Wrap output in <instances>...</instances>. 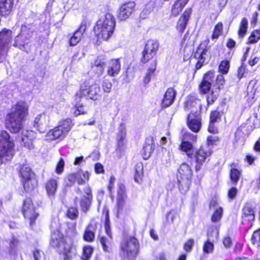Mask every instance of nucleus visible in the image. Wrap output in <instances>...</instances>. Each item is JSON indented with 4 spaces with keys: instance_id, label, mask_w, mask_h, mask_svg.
<instances>
[{
    "instance_id": "c03bdc74",
    "label": "nucleus",
    "mask_w": 260,
    "mask_h": 260,
    "mask_svg": "<svg viewBox=\"0 0 260 260\" xmlns=\"http://www.w3.org/2000/svg\"><path fill=\"white\" fill-rule=\"evenodd\" d=\"M223 29V24L221 22H218L214 27L212 39H217L221 35Z\"/></svg>"
},
{
    "instance_id": "5701e85b",
    "label": "nucleus",
    "mask_w": 260,
    "mask_h": 260,
    "mask_svg": "<svg viewBox=\"0 0 260 260\" xmlns=\"http://www.w3.org/2000/svg\"><path fill=\"white\" fill-rule=\"evenodd\" d=\"M58 177L50 178L47 181L45 188L49 197H53L55 195L58 186Z\"/></svg>"
},
{
    "instance_id": "473e14b6",
    "label": "nucleus",
    "mask_w": 260,
    "mask_h": 260,
    "mask_svg": "<svg viewBox=\"0 0 260 260\" xmlns=\"http://www.w3.org/2000/svg\"><path fill=\"white\" fill-rule=\"evenodd\" d=\"M192 148V145L190 143L185 141H183L180 145L181 150L186 152V155L189 158L192 156L191 155L194 152Z\"/></svg>"
},
{
    "instance_id": "f3484780",
    "label": "nucleus",
    "mask_w": 260,
    "mask_h": 260,
    "mask_svg": "<svg viewBox=\"0 0 260 260\" xmlns=\"http://www.w3.org/2000/svg\"><path fill=\"white\" fill-rule=\"evenodd\" d=\"M49 116L45 113L38 115L34 122V126L39 132L44 133L47 129L49 123Z\"/></svg>"
},
{
    "instance_id": "69168bd1",
    "label": "nucleus",
    "mask_w": 260,
    "mask_h": 260,
    "mask_svg": "<svg viewBox=\"0 0 260 260\" xmlns=\"http://www.w3.org/2000/svg\"><path fill=\"white\" fill-rule=\"evenodd\" d=\"M245 71V67L243 64L239 68L237 71V76L239 80H240L244 75Z\"/></svg>"
},
{
    "instance_id": "c756f323",
    "label": "nucleus",
    "mask_w": 260,
    "mask_h": 260,
    "mask_svg": "<svg viewBox=\"0 0 260 260\" xmlns=\"http://www.w3.org/2000/svg\"><path fill=\"white\" fill-rule=\"evenodd\" d=\"M22 181L24 189L27 192L32 190L37 185V181L35 177L24 179Z\"/></svg>"
},
{
    "instance_id": "a211bd4d",
    "label": "nucleus",
    "mask_w": 260,
    "mask_h": 260,
    "mask_svg": "<svg viewBox=\"0 0 260 260\" xmlns=\"http://www.w3.org/2000/svg\"><path fill=\"white\" fill-rule=\"evenodd\" d=\"M207 50L203 45H200L194 53L193 56L197 60L196 69H200L205 62L207 56Z\"/></svg>"
},
{
    "instance_id": "bb28decb",
    "label": "nucleus",
    "mask_w": 260,
    "mask_h": 260,
    "mask_svg": "<svg viewBox=\"0 0 260 260\" xmlns=\"http://www.w3.org/2000/svg\"><path fill=\"white\" fill-rule=\"evenodd\" d=\"M243 214L242 217L243 220L251 221L254 220L255 218L254 211L253 208L249 204L245 205L243 209Z\"/></svg>"
},
{
    "instance_id": "7c9ffc66",
    "label": "nucleus",
    "mask_w": 260,
    "mask_h": 260,
    "mask_svg": "<svg viewBox=\"0 0 260 260\" xmlns=\"http://www.w3.org/2000/svg\"><path fill=\"white\" fill-rule=\"evenodd\" d=\"M107 237H102L100 238V243L102 246L104 251H109L112 242V233Z\"/></svg>"
},
{
    "instance_id": "6e6552de",
    "label": "nucleus",
    "mask_w": 260,
    "mask_h": 260,
    "mask_svg": "<svg viewBox=\"0 0 260 260\" xmlns=\"http://www.w3.org/2000/svg\"><path fill=\"white\" fill-rule=\"evenodd\" d=\"M72 121L66 119L59 122L57 126L50 131L46 135V139L51 141L57 139L64 138L71 128Z\"/></svg>"
},
{
    "instance_id": "79ce46f5",
    "label": "nucleus",
    "mask_w": 260,
    "mask_h": 260,
    "mask_svg": "<svg viewBox=\"0 0 260 260\" xmlns=\"http://www.w3.org/2000/svg\"><path fill=\"white\" fill-rule=\"evenodd\" d=\"M126 135V131L125 124L121 123L118 129L117 135V140H124Z\"/></svg>"
},
{
    "instance_id": "680f3d73",
    "label": "nucleus",
    "mask_w": 260,
    "mask_h": 260,
    "mask_svg": "<svg viewBox=\"0 0 260 260\" xmlns=\"http://www.w3.org/2000/svg\"><path fill=\"white\" fill-rule=\"evenodd\" d=\"M214 76V73L213 71H210L205 74L202 81H213L212 78Z\"/></svg>"
},
{
    "instance_id": "f8f14e48",
    "label": "nucleus",
    "mask_w": 260,
    "mask_h": 260,
    "mask_svg": "<svg viewBox=\"0 0 260 260\" xmlns=\"http://www.w3.org/2000/svg\"><path fill=\"white\" fill-rule=\"evenodd\" d=\"M200 91L203 93L211 92L207 98L208 104H212L218 96L220 85L218 82H201L200 85Z\"/></svg>"
},
{
    "instance_id": "3c124183",
    "label": "nucleus",
    "mask_w": 260,
    "mask_h": 260,
    "mask_svg": "<svg viewBox=\"0 0 260 260\" xmlns=\"http://www.w3.org/2000/svg\"><path fill=\"white\" fill-rule=\"evenodd\" d=\"M143 166L142 164L137 165L136 168V174L135 176V180L137 182H139L143 175Z\"/></svg>"
},
{
    "instance_id": "39448f33",
    "label": "nucleus",
    "mask_w": 260,
    "mask_h": 260,
    "mask_svg": "<svg viewBox=\"0 0 260 260\" xmlns=\"http://www.w3.org/2000/svg\"><path fill=\"white\" fill-rule=\"evenodd\" d=\"M14 143L9 134L6 131L0 132V163L11 160L14 154Z\"/></svg>"
},
{
    "instance_id": "0e129e2a",
    "label": "nucleus",
    "mask_w": 260,
    "mask_h": 260,
    "mask_svg": "<svg viewBox=\"0 0 260 260\" xmlns=\"http://www.w3.org/2000/svg\"><path fill=\"white\" fill-rule=\"evenodd\" d=\"M155 70V67L148 70L145 78V81H149L151 80V77L153 75Z\"/></svg>"
},
{
    "instance_id": "4d7b16f0",
    "label": "nucleus",
    "mask_w": 260,
    "mask_h": 260,
    "mask_svg": "<svg viewBox=\"0 0 260 260\" xmlns=\"http://www.w3.org/2000/svg\"><path fill=\"white\" fill-rule=\"evenodd\" d=\"M105 228L106 232L107 235H110V233H111V229H110V219L108 213H107L105 217Z\"/></svg>"
},
{
    "instance_id": "de8ad7c7",
    "label": "nucleus",
    "mask_w": 260,
    "mask_h": 260,
    "mask_svg": "<svg viewBox=\"0 0 260 260\" xmlns=\"http://www.w3.org/2000/svg\"><path fill=\"white\" fill-rule=\"evenodd\" d=\"M82 37L80 35V34L75 31L70 40V46H76L81 40Z\"/></svg>"
},
{
    "instance_id": "393cba45",
    "label": "nucleus",
    "mask_w": 260,
    "mask_h": 260,
    "mask_svg": "<svg viewBox=\"0 0 260 260\" xmlns=\"http://www.w3.org/2000/svg\"><path fill=\"white\" fill-rule=\"evenodd\" d=\"M96 226L95 224L90 223L86 228L84 235L83 239L88 242H92L95 238Z\"/></svg>"
},
{
    "instance_id": "2f4dec72",
    "label": "nucleus",
    "mask_w": 260,
    "mask_h": 260,
    "mask_svg": "<svg viewBox=\"0 0 260 260\" xmlns=\"http://www.w3.org/2000/svg\"><path fill=\"white\" fill-rule=\"evenodd\" d=\"M248 22L246 18L242 19L239 25L238 30V36L240 38H243L246 35L248 28Z\"/></svg>"
},
{
    "instance_id": "b1692460",
    "label": "nucleus",
    "mask_w": 260,
    "mask_h": 260,
    "mask_svg": "<svg viewBox=\"0 0 260 260\" xmlns=\"http://www.w3.org/2000/svg\"><path fill=\"white\" fill-rule=\"evenodd\" d=\"M176 96V92L173 88H169L166 91L163 100L162 101V107H168L171 105L174 101Z\"/></svg>"
},
{
    "instance_id": "cd10ccee",
    "label": "nucleus",
    "mask_w": 260,
    "mask_h": 260,
    "mask_svg": "<svg viewBox=\"0 0 260 260\" xmlns=\"http://www.w3.org/2000/svg\"><path fill=\"white\" fill-rule=\"evenodd\" d=\"M9 245L8 252L10 254L13 255L16 253L17 247L18 245V240L14 236L6 240Z\"/></svg>"
},
{
    "instance_id": "774afa93",
    "label": "nucleus",
    "mask_w": 260,
    "mask_h": 260,
    "mask_svg": "<svg viewBox=\"0 0 260 260\" xmlns=\"http://www.w3.org/2000/svg\"><path fill=\"white\" fill-rule=\"evenodd\" d=\"M237 189L235 187H233L229 190V193H228V196H229V198H230L231 199H233L236 197V196L237 195Z\"/></svg>"
},
{
    "instance_id": "4468645a",
    "label": "nucleus",
    "mask_w": 260,
    "mask_h": 260,
    "mask_svg": "<svg viewBox=\"0 0 260 260\" xmlns=\"http://www.w3.org/2000/svg\"><path fill=\"white\" fill-rule=\"evenodd\" d=\"M159 46L158 42L156 40H149L145 44L142 52L141 61L146 63L152 58L156 54Z\"/></svg>"
},
{
    "instance_id": "13d9d810",
    "label": "nucleus",
    "mask_w": 260,
    "mask_h": 260,
    "mask_svg": "<svg viewBox=\"0 0 260 260\" xmlns=\"http://www.w3.org/2000/svg\"><path fill=\"white\" fill-rule=\"evenodd\" d=\"M218 140V138L215 136H210L208 137L207 140V144L205 145H208L212 148L213 145L215 142Z\"/></svg>"
},
{
    "instance_id": "ea45409f",
    "label": "nucleus",
    "mask_w": 260,
    "mask_h": 260,
    "mask_svg": "<svg viewBox=\"0 0 260 260\" xmlns=\"http://www.w3.org/2000/svg\"><path fill=\"white\" fill-rule=\"evenodd\" d=\"M223 215V210L221 207H218L216 209L213 214L211 217V221L213 222H219L222 218Z\"/></svg>"
},
{
    "instance_id": "a19ab883",
    "label": "nucleus",
    "mask_w": 260,
    "mask_h": 260,
    "mask_svg": "<svg viewBox=\"0 0 260 260\" xmlns=\"http://www.w3.org/2000/svg\"><path fill=\"white\" fill-rule=\"evenodd\" d=\"M230 68V62L228 60L221 61L219 66V72L222 74H226L228 73Z\"/></svg>"
},
{
    "instance_id": "052dcab7",
    "label": "nucleus",
    "mask_w": 260,
    "mask_h": 260,
    "mask_svg": "<svg viewBox=\"0 0 260 260\" xmlns=\"http://www.w3.org/2000/svg\"><path fill=\"white\" fill-rule=\"evenodd\" d=\"M126 199V198H117V206L118 213L122 210Z\"/></svg>"
},
{
    "instance_id": "37998d69",
    "label": "nucleus",
    "mask_w": 260,
    "mask_h": 260,
    "mask_svg": "<svg viewBox=\"0 0 260 260\" xmlns=\"http://www.w3.org/2000/svg\"><path fill=\"white\" fill-rule=\"evenodd\" d=\"M67 217L72 219L75 220L78 217V211L76 208L70 207L68 209L67 212Z\"/></svg>"
},
{
    "instance_id": "dca6fc26",
    "label": "nucleus",
    "mask_w": 260,
    "mask_h": 260,
    "mask_svg": "<svg viewBox=\"0 0 260 260\" xmlns=\"http://www.w3.org/2000/svg\"><path fill=\"white\" fill-rule=\"evenodd\" d=\"M187 125L189 129L194 133H198L202 126L201 118L199 112L192 111L187 116Z\"/></svg>"
},
{
    "instance_id": "f704fd0d",
    "label": "nucleus",
    "mask_w": 260,
    "mask_h": 260,
    "mask_svg": "<svg viewBox=\"0 0 260 260\" xmlns=\"http://www.w3.org/2000/svg\"><path fill=\"white\" fill-rule=\"evenodd\" d=\"M92 200V197L84 196L80 201V206L81 210L84 212H87L89 209L91 202Z\"/></svg>"
},
{
    "instance_id": "4be33fe9",
    "label": "nucleus",
    "mask_w": 260,
    "mask_h": 260,
    "mask_svg": "<svg viewBox=\"0 0 260 260\" xmlns=\"http://www.w3.org/2000/svg\"><path fill=\"white\" fill-rule=\"evenodd\" d=\"M191 12V9H187L179 18L177 25V29L180 32H183L185 29Z\"/></svg>"
},
{
    "instance_id": "c85d7f7f",
    "label": "nucleus",
    "mask_w": 260,
    "mask_h": 260,
    "mask_svg": "<svg viewBox=\"0 0 260 260\" xmlns=\"http://www.w3.org/2000/svg\"><path fill=\"white\" fill-rule=\"evenodd\" d=\"M76 181L79 185H83L85 184L89 179V173L87 171H80L75 173Z\"/></svg>"
},
{
    "instance_id": "603ef678",
    "label": "nucleus",
    "mask_w": 260,
    "mask_h": 260,
    "mask_svg": "<svg viewBox=\"0 0 260 260\" xmlns=\"http://www.w3.org/2000/svg\"><path fill=\"white\" fill-rule=\"evenodd\" d=\"M117 198H127V196L125 193V186L123 184H118V188L117 190Z\"/></svg>"
},
{
    "instance_id": "9d476101",
    "label": "nucleus",
    "mask_w": 260,
    "mask_h": 260,
    "mask_svg": "<svg viewBox=\"0 0 260 260\" xmlns=\"http://www.w3.org/2000/svg\"><path fill=\"white\" fill-rule=\"evenodd\" d=\"M100 89L98 84L93 82H83L81 85L80 90L75 95V100L79 101V99L83 96L90 99L95 100L97 99L98 94Z\"/></svg>"
},
{
    "instance_id": "09e8293b",
    "label": "nucleus",
    "mask_w": 260,
    "mask_h": 260,
    "mask_svg": "<svg viewBox=\"0 0 260 260\" xmlns=\"http://www.w3.org/2000/svg\"><path fill=\"white\" fill-rule=\"evenodd\" d=\"M75 173L69 174L65 179L64 183L67 186L71 187L73 186L76 182Z\"/></svg>"
},
{
    "instance_id": "864d4df0",
    "label": "nucleus",
    "mask_w": 260,
    "mask_h": 260,
    "mask_svg": "<svg viewBox=\"0 0 260 260\" xmlns=\"http://www.w3.org/2000/svg\"><path fill=\"white\" fill-rule=\"evenodd\" d=\"M86 29H87V22L85 20H83L81 22L80 25L79 26L78 28L75 31L80 34V35L82 37L83 35V34L85 32Z\"/></svg>"
},
{
    "instance_id": "f257e3e1",
    "label": "nucleus",
    "mask_w": 260,
    "mask_h": 260,
    "mask_svg": "<svg viewBox=\"0 0 260 260\" xmlns=\"http://www.w3.org/2000/svg\"><path fill=\"white\" fill-rule=\"evenodd\" d=\"M28 104L24 101H20L12 107L6 119V127L11 133H17L23 129V121L28 115Z\"/></svg>"
},
{
    "instance_id": "0eeeda50",
    "label": "nucleus",
    "mask_w": 260,
    "mask_h": 260,
    "mask_svg": "<svg viewBox=\"0 0 260 260\" xmlns=\"http://www.w3.org/2000/svg\"><path fill=\"white\" fill-rule=\"evenodd\" d=\"M120 249V254L122 257L134 260L138 254L139 242L135 237H128L122 241Z\"/></svg>"
},
{
    "instance_id": "338daca9",
    "label": "nucleus",
    "mask_w": 260,
    "mask_h": 260,
    "mask_svg": "<svg viewBox=\"0 0 260 260\" xmlns=\"http://www.w3.org/2000/svg\"><path fill=\"white\" fill-rule=\"evenodd\" d=\"M115 181V178L113 176H111V177L110 178L109 182V185L108 186V189L110 193H112V190L114 188Z\"/></svg>"
},
{
    "instance_id": "c9c22d12",
    "label": "nucleus",
    "mask_w": 260,
    "mask_h": 260,
    "mask_svg": "<svg viewBox=\"0 0 260 260\" xmlns=\"http://www.w3.org/2000/svg\"><path fill=\"white\" fill-rule=\"evenodd\" d=\"M155 6L154 2H149L143 10L141 13L140 16L142 18H146L149 14L153 11Z\"/></svg>"
},
{
    "instance_id": "6e6d98bb",
    "label": "nucleus",
    "mask_w": 260,
    "mask_h": 260,
    "mask_svg": "<svg viewBox=\"0 0 260 260\" xmlns=\"http://www.w3.org/2000/svg\"><path fill=\"white\" fill-rule=\"evenodd\" d=\"M220 118V114L217 111H212L210 115V121L211 122H215Z\"/></svg>"
},
{
    "instance_id": "58836bf2",
    "label": "nucleus",
    "mask_w": 260,
    "mask_h": 260,
    "mask_svg": "<svg viewBox=\"0 0 260 260\" xmlns=\"http://www.w3.org/2000/svg\"><path fill=\"white\" fill-rule=\"evenodd\" d=\"M241 176V172L237 169H232L230 172V178L232 182L236 185L238 182L240 177Z\"/></svg>"
},
{
    "instance_id": "7ed1b4c3",
    "label": "nucleus",
    "mask_w": 260,
    "mask_h": 260,
    "mask_svg": "<svg viewBox=\"0 0 260 260\" xmlns=\"http://www.w3.org/2000/svg\"><path fill=\"white\" fill-rule=\"evenodd\" d=\"M50 245L57 248L59 252L63 253L68 258L75 254L73 239L69 237L63 238L62 234L58 231L52 234Z\"/></svg>"
},
{
    "instance_id": "6ab92c4d",
    "label": "nucleus",
    "mask_w": 260,
    "mask_h": 260,
    "mask_svg": "<svg viewBox=\"0 0 260 260\" xmlns=\"http://www.w3.org/2000/svg\"><path fill=\"white\" fill-rule=\"evenodd\" d=\"M35 138V133L34 131H26L23 132L21 145L29 149H31L34 148L32 141Z\"/></svg>"
},
{
    "instance_id": "aec40b11",
    "label": "nucleus",
    "mask_w": 260,
    "mask_h": 260,
    "mask_svg": "<svg viewBox=\"0 0 260 260\" xmlns=\"http://www.w3.org/2000/svg\"><path fill=\"white\" fill-rule=\"evenodd\" d=\"M155 145L152 138H148L146 139L142 150V155L144 159H148L152 152L154 151Z\"/></svg>"
},
{
    "instance_id": "e2e57ef3",
    "label": "nucleus",
    "mask_w": 260,
    "mask_h": 260,
    "mask_svg": "<svg viewBox=\"0 0 260 260\" xmlns=\"http://www.w3.org/2000/svg\"><path fill=\"white\" fill-rule=\"evenodd\" d=\"M102 88L105 92H109L112 88L111 82H102Z\"/></svg>"
},
{
    "instance_id": "a18cd8bd",
    "label": "nucleus",
    "mask_w": 260,
    "mask_h": 260,
    "mask_svg": "<svg viewBox=\"0 0 260 260\" xmlns=\"http://www.w3.org/2000/svg\"><path fill=\"white\" fill-rule=\"evenodd\" d=\"M260 39V30H254L250 37H249L248 41L249 43L251 44H254L258 42V41Z\"/></svg>"
},
{
    "instance_id": "423d86ee",
    "label": "nucleus",
    "mask_w": 260,
    "mask_h": 260,
    "mask_svg": "<svg viewBox=\"0 0 260 260\" xmlns=\"http://www.w3.org/2000/svg\"><path fill=\"white\" fill-rule=\"evenodd\" d=\"M192 175L190 167L186 163L182 164L178 170L177 178L180 190L185 193L188 190Z\"/></svg>"
},
{
    "instance_id": "ddd939ff",
    "label": "nucleus",
    "mask_w": 260,
    "mask_h": 260,
    "mask_svg": "<svg viewBox=\"0 0 260 260\" xmlns=\"http://www.w3.org/2000/svg\"><path fill=\"white\" fill-rule=\"evenodd\" d=\"M22 212L25 219L28 220L30 225H32L38 216V213L36 211L32 200L26 199L23 204Z\"/></svg>"
},
{
    "instance_id": "5fc2aeb1",
    "label": "nucleus",
    "mask_w": 260,
    "mask_h": 260,
    "mask_svg": "<svg viewBox=\"0 0 260 260\" xmlns=\"http://www.w3.org/2000/svg\"><path fill=\"white\" fill-rule=\"evenodd\" d=\"M64 166V160L62 158H60L57 164L56 169H55V172L57 174H61L63 171Z\"/></svg>"
},
{
    "instance_id": "bf43d9fd",
    "label": "nucleus",
    "mask_w": 260,
    "mask_h": 260,
    "mask_svg": "<svg viewBox=\"0 0 260 260\" xmlns=\"http://www.w3.org/2000/svg\"><path fill=\"white\" fill-rule=\"evenodd\" d=\"M194 244V240L192 239H189L184 245V249L187 252H190Z\"/></svg>"
},
{
    "instance_id": "f03ea898",
    "label": "nucleus",
    "mask_w": 260,
    "mask_h": 260,
    "mask_svg": "<svg viewBox=\"0 0 260 260\" xmlns=\"http://www.w3.org/2000/svg\"><path fill=\"white\" fill-rule=\"evenodd\" d=\"M115 26V20L113 15L107 13L97 21L93 28L94 32L98 39L108 40L112 36Z\"/></svg>"
},
{
    "instance_id": "e433bc0d",
    "label": "nucleus",
    "mask_w": 260,
    "mask_h": 260,
    "mask_svg": "<svg viewBox=\"0 0 260 260\" xmlns=\"http://www.w3.org/2000/svg\"><path fill=\"white\" fill-rule=\"evenodd\" d=\"M214 249V246L213 242H211L208 238V239L204 243L203 246V251L205 254H211L213 253Z\"/></svg>"
},
{
    "instance_id": "49530a36",
    "label": "nucleus",
    "mask_w": 260,
    "mask_h": 260,
    "mask_svg": "<svg viewBox=\"0 0 260 260\" xmlns=\"http://www.w3.org/2000/svg\"><path fill=\"white\" fill-rule=\"evenodd\" d=\"M251 240L254 245L256 247L260 246V230L253 233Z\"/></svg>"
},
{
    "instance_id": "4c0bfd02",
    "label": "nucleus",
    "mask_w": 260,
    "mask_h": 260,
    "mask_svg": "<svg viewBox=\"0 0 260 260\" xmlns=\"http://www.w3.org/2000/svg\"><path fill=\"white\" fill-rule=\"evenodd\" d=\"M185 6L181 3H179V2L176 1L174 5L172 6L171 9V15L174 17L178 16L180 12L182 11Z\"/></svg>"
},
{
    "instance_id": "a878e982",
    "label": "nucleus",
    "mask_w": 260,
    "mask_h": 260,
    "mask_svg": "<svg viewBox=\"0 0 260 260\" xmlns=\"http://www.w3.org/2000/svg\"><path fill=\"white\" fill-rule=\"evenodd\" d=\"M105 66V61L104 58L99 57L95 59L94 63L92 65V69L96 71L98 76H101L103 73Z\"/></svg>"
},
{
    "instance_id": "72a5a7b5",
    "label": "nucleus",
    "mask_w": 260,
    "mask_h": 260,
    "mask_svg": "<svg viewBox=\"0 0 260 260\" xmlns=\"http://www.w3.org/2000/svg\"><path fill=\"white\" fill-rule=\"evenodd\" d=\"M20 174L22 180L29 178H34V174L32 172L31 169L27 165H24L20 169Z\"/></svg>"
},
{
    "instance_id": "20e7f679",
    "label": "nucleus",
    "mask_w": 260,
    "mask_h": 260,
    "mask_svg": "<svg viewBox=\"0 0 260 260\" xmlns=\"http://www.w3.org/2000/svg\"><path fill=\"white\" fill-rule=\"evenodd\" d=\"M35 29L33 23H24L21 24L19 33L15 37L13 46L19 49L28 51L30 41Z\"/></svg>"
},
{
    "instance_id": "9b49d317",
    "label": "nucleus",
    "mask_w": 260,
    "mask_h": 260,
    "mask_svg": "<svg viewBox=\"0 0 260 260\" xmlns=\"http://www.w3.org/2000/svg\"><path fill=\"white\" fill-rule=\"evenodd\" d=\"M12 31L6 28L0 31V62L6 58L11 45Z\"/></svg>"
},
{
    "instance_id": "2eb2a0df",
    "label": "nucleus",
    "mask_w": 260,
    "mask_h": 260,
    "mask_svg": "<svg viewBox=\"0 0 260 260\" xmlns=\"http://www.w3.org/2000/svg\"><path fill=\"white\" fill-rule=\"evenodd\" d=\"M136 3L134 1L125 2L122 4L118 11V18L123 21L128 19L135 11Z\"/></svg>"
},
{
    "instance_id": "412c9836",
    "label": "nucleus",
    "mask_w": 260,
    "mask_h": 260,
    "mask_svg": "<svg viewBox=\"0 0 260 260\" xmlns=\"http://www.w3.org/2000/svg\"><path fill=\"white\" fill-rule=\"evenodd\" d=\"M121 64L119 59H112L108 63L107 74L111 77H115L119 74Z\"/></svg>"
},
{
    "instance_id": "8fccbe9b",
    "label": "nucleus",
    "mask_w": 260,
    "mask_h": 260,
    "mask_svg": "<svg viewBox=\"0 0 260 260\" xmlns=\"http://www.w3.org/2000/svg\"><path fill=\"white\" fill-rule=\"evenodd\" d=\"M93 249L92 247L90 246H85L83 248V254L82 256V258L84 260H88L91 257V255L92 253Z\"/></svg>"
},
{
    "instance_id": "1a4fd4ad",
    "label": "nucleus",
    "mask_w": 260,
    "mask_h": 260,
    "mask_svg": "<svg viewBox=\"0 0 260 260\" xmlns=\"http://www.w3.org/2000/svg\"><path fill=\"white\" fill-rule=\"evenodd\" d=\"M212 153L211 148L208 145H202L200 149L193 152L190 158L196 163L195 170L200 171L204 163Z\"/></svg>"
}]
</instances>
